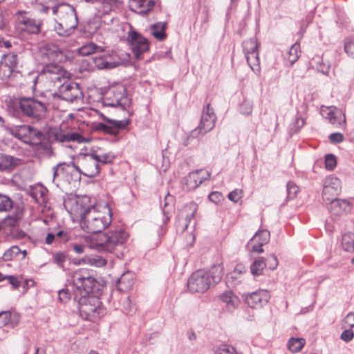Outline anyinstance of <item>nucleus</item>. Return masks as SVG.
I'll use <instances>...</instances> for the list:
<instances>
[{
  "instance_id": "f257e3e1",
  "label": "nucleus",
  "mask_w": 354,
  "mask_h": 354,
  "mask_svg": "<svg viewBox=\"0 0 354 354\" xmlns=\"http://www.w3.org/2000/svg\"><path fill=\"white\" fill-rule=\"evenodd\" d=\"M112 222L111 208L106 203H97L84 210L80 220L81 228L88 233H100Z\"/></svg>"
},
{
  "instance_id": "f03ea898",
  "label": "nucleus",
  "mask_w": 354,
  "mask_h": 354,
  "mask_svg": "<svg viewBox=\"0 0 354 354\" xmlns=\"http://www.w3.org/2000/svg\"><path fill=\"white\" fill-rule=\"evenodd\" d=\"M73 168L80 174L89 178L97 176L100 173V165H97V160L94 153H80L76 162L66 164L65 162L59 163L53 168L54 181L57 176H59L64 171Z\"/></svg>"
},
{
  "instance_id": "7ed1b4c3",
  "label": "nucleus",
  "mask_w": 354,
  "mask_h": 354,
  "mask_svg": "<svg viewBox=\"0 0 354 354\" xmlns=\"http://www.w3.org/2000/svg\"><path fill=\"white\" fill-rule=\"evenodd\" d=\"M52 12L55 16L54 30L62 37L71 35L78 24L77 16L73 6L63 3L52 8Z\"/></svg>"
},
{
  "instance_id": "20e7f679",
  "label": "nucleus",
  "mask_w": 354,
  "mask_h": 354,
  "mask_svg": "<svg viewBox=\"0 0 354 354\" xmlns=\"http://www.w3.org/2000/svg\"><path fill=\"white\" fill-rule=\"evenodd\" d=\"M342 182L337 177L330 175L327 176L324 181L322 198L323 201L330 205L329 209L333 213H339L340 210L336 209V206L342 208L349 205L345 200L338 199V196L342 192Z\"/></svg>"
},
{
  "instance_id": "39448f33",
  "label": "nucleus",
  "mask_w": 354,
  "mask_h": 354,
  "mask_svg": "<svg viewBox=\"0 0 354 354\" xmlns=\"http://www.w3.org/2000/svg\"><path fill=\"white\" fill-rule=\"evenodd\" d=\"M128 234L122 228L110 230L98 236L92 248L98 251L113 253L126 242Z\"/></svg>"
},
{
  "instance_id": "423d86ee",
  "label": "nucleus",
  "mask_w": 354,
  "mask_h": 354,
  "mask_svg": "<svg viewBox=\"0 0 354 354\" xmlns=\"http://www.w3.org/2000/svg\"><path fill=\"white\" fill-rule=\"evenodd\" d=\"M19 106L24 115L37 120L44 118L48 109V103L41 95L20 97Z\"/></svg>"
},
{
  "instance_id": "0eeeda50",
  "label": "nucleus",
  "mask_w": 354,
  "mask_h": 354,
  "mask_svg": "<svg viewBox=\"0 0 354 354\" xmlns=\"http://www.w3.org/2000/svg\"><path fill=\"white\" fill-rule=\"evenodd\" d=\"M40 77L46 80L49 88L59 90L69 79L70 75L66 70L57 64L44 66Z\"/></svg>"
},
{
  "instance_id": "6e6552de",
  "label": "nucleus",
  "mask_w": 354,
  "mask_h": 354,
  "mask_svg": "<svg viewBox=\"0 0 354 354\" xmlns=\"http://www.w3.org/2000/svg\"><path fill=\"white\" fill-rule=\"evenodd\" d=\"M73 282L76 288L75 291L76 299L79 296H90L96 283L95 279L91 277L86 270L75 272L73 274Z\"/></svg>"
},
{
  "instance_id": "1a4fd4ad",
  "label": "nucleus",
  "mask_w": 354,
  "mask_h": 354,
  "mask_svg": "<svg viewBox=\"0 0 354 354\" xmlns=\"http://www.w3.org/2000/svg\"><path fill=\"white\" fill-rule=\"evenodd\" d=\"M41 21L31 17L29 12L19 10L15 14L16 28L22 32L37 34L40 32Z\"/></svg>"
},
{
  "instance_id": "9d476101",
  "label": "nucleus",
  "mask_w": 354,
  "mask_h": 354,
  "mask_svg": "<svg viewBox=\"0 0 354 354\" xmlns=\"http://www.w3.org/2000/svg\"><path fill=\"white\" fill-rule=\"evenodd\" d=\"M78 299L80 316L84 319H91L99 315V299L93 296H83Z\"/></svg>"
},
{
  "instance_id": "9b49d317",
  "label": "nucleus",
  "mask_w": 354,
  "mask_h": 354,
  "mask_svg": "<svg viewBox=\"0 0 354 354\" xmlns=\"http://www.w3.org/2000/svg\"><path fill=\"white\" fill-rule=\"evenodd\" d=\"M212 285L207 271L199 270L192 273L188 281L189 290L193 292H204L207 290Z\"/></svg>"
},
{
  "instance_id": "f8f14e48",
  "label": "nucleus",
  "mask_w": 354,
  "mask_h": 354,
  "mask_svg": "<svg viewBox=\"0 0 354 354\" xmlns=\"http://www.w3.org/2000/svg\"><path fill=\"white\" fill-rule=\"evenodd\" d=\"M216 119L214 109L208 104L202 112L200 124L192 131V136L194 138L198 134H205L211 131L214 127Z\"/></svg>"
},
{
  "instance_id": "ddd939ff",
  "label": "nucleus",
  "mask_w": 354,
  "mask_h": 354,
  "mask_svg": "<svg viewBox=\"0 0 354 354\" xmlns=\"http://www.w3.org/2000/svg\"><path fill=\"white\" fill-rule=\"evenodd\" d=\"M41 61L44 66L48 64H57L62 58V52L59 47L52 44H46L39 49Z\"/></svg>"
},
{
  "instance_id": "4468645a",
  "label": "nucleus",
  "mask_w": 354,
  "mask_h": 354,
  "mask_svg": "<svg viewBox=\"0 0 354 354\" xmlns=\"http://www.w3.org/2000/svg\"><path fill=\"white\" fill-rule=\"evenodd\" d=\"M55 95L62 100L71 102L82 100L83 97L79 84L69 82L68 80L61 86Z\"/></svg>"
},
{
  "instance_id": "2eb2a0df",
  "label": "nucleus",
  "mask_w": 354,
  "mask_h": 354,
  "mask_svg": "<svg viewBox=\"0 0 354 354\" xmlns=\"http://www.w3.org/2000/svg\"><path fill=\"white\" fill-rule=\"evenodd\" d=\"M48 134L50 139L58 142H77L82 143L84 142V138L79 133L65 132L57 127L50 128Z\"/></svg>"
},
{
  "instance_id": "dca6fc26",
  "label": "nucleus",
  "mask_w": 354,
  "mask_h": 354,
  "mask_svg": "<svg viewBox=\"0 0 354 354\" xmlns=\"http://www.w3.org/2000/svg\"><path fill=\"white\" fill-rule=\"evenodd\" d=\"M196 211L197 205L194 202H191L183 207L177 217L176 227L178 231L183 232L187 228Z\"/></svg>"
},
{
  "instance_id": "f3484780",
  "label": "nucleus",
  "mask_w": 354,
  "mask_h": 354,
  "mask_svg": "<svg viewBox=\"0 0 354 354\" xmlns=\"http://www.w3.org/2000/svg\"><path fill=\"white\" fill-rule=\"evenodd\" d=\"M321 113L330 123L335 127L345 129L346 127V116L343 111L334 106L322 107Z\"/></svg>"
},
{
  "instance_id": "a211bd4d",
  "label": "nucleus",
  "mask_w": 354,
  "mask_h": 354,
  "mask_svg": "<svg viewBox=\"0 0 354 354\" xmlns=\"http://www.w3.org/2000/svg\"><path fill=\"white\" fill-rule=\"evenodd\" d=\"M95 66L98 69H111L121 64L122 62L115 51H110L93 58Z\"/></svg>"
},
{
  "instance_id": "6ab92c4d",
  "label": "nucleus",
  "mask_w": 354,
  "mask_h": 354,
  "mask_svg": "<svg viewBox=\"0 0 354 354\" xmlns=\"http://www.w3.org/2000/svg\"><path fill=\"white\" fill-rule=\"evenodd\" d=\"M128 40L136 59H140L141 55L149 50L147 39L136 32H129Z\"/></svg>"
},
{
  "instance_id": "aec40b11",
  "label": "nucleus",
  "mask_w": 354,
  "mask_h": 354,
  "mask_svg": "<svg viewBox=\"0 0 354 354\" xmlns=\"http://www.w3.org/2000/svg\"><path fill=\"white\" fill-rule=\"evenodd\" d=\"M245 302L252 308H260L266 305L270 295L266 290H258L254 292L243 295Z\"/></svg>"
},
{
  "instance_id": "412c9836",
  "label": "nucleus",
  "mask_w": 354,
  "mask_h": 354,
  "mask_svg": "<svg viewBox=\"0 0 354 354\" xmlns=\"http://www.w3.org/2000/svg\"><path fill=\"white\" fill-rule=\"evenodd\" d=\"M100 117L104 120L107 121L109 124L99 123L97 126V129L113 136H117L120 129H125L129 124V120H110L106 118L102 113L100 114Z\"/></svg>"
},
{
  "instance_id": "4be33fe9",
  "label": "nucleus",
  "mask_w": 354,
  "mask_h": 354,
  "mask_svg": "<svg viewBox=\"0 0 354 354\" xmlns=\"http://www.w3.org/2000/svg\"><path fill=\"white\" fill-rule=\"evenodd\" d=\"M17 66V55L9 53L2 57L0 60V79L9 78Z\"/></svg>"
},
{
  "instance_id": "5701e85b",
  "label": "nucleus",
  "mask_w": 354,
  "mask_h": 354,
  "mask_svg": "<svg viewBox=\"0 0 354 354\" xmlns=\"http://www.w3.org/2000/svg\"><path fill=\"white\" fill-rule=\"evenodd\" d=\"M270 240V232L267 230L258 231L249 241L247 247L252 252H263V246L267 244Z\"/></svg>"
},
{
  "instance_id": "b1692460",
  "label": "nucleus",
  "mask_w": 354,
  "mask_h": 354,
  "mask_svg": "<svg viewBox=\"0 0 354 354\" xmlns=\"http://www.w3.org/2000/svg\"><path fill=\"white\" fill-rule=\"evenodd\" d=\"M113 95V98L107 97L104 101V106H120L124 109L123 101H127V97L124 96V88L122 87L117 88L111 91L109 93Z\"/></svg>"
},
{
  "instance_id": "393cba45",
  "label": "nucleus",
  "mask_w": 354,
  "mask_h": 354,
  "mask_svg": "<svg viewBox=\"0 0 354 354\" xmlns=\"http://www.w3.org/2000/svg\"><path fill=\"white\" fill-rule=\"evenodd\" d=\"M208 173L205 170H196L189 173L186 178V185L187 189H192L198 187L207 177Z\"/></svg>"
},
{
  "instance_id": "a878e982",
  "label": "nucleus",
  "mask_w": 354,
  "mask_h": 354,
  "mask_svg": "<svg viewBox=\"0 0 354 354\" xmlns=\"http://www.w3.org/2000/svg\"><path fill=\"white\" fill-rule=\"evenodd\" d=\"M157 0H131V8L140 15H145L149 12L156 3Z\"/></svg>"
},
{
  "instance_id": "bb28decb",
  "label": "nucleus",
  "mask_w": 354,
  "mask_h": 354,
  "mask_svg": "<svg viewBox=\"0 0 354 354\" xmlns=\"http://www.w3.org/2000/svg\"><path fill=\"white\" fill-rule=\"evenodd\" d=\"M21 160L5 153H0V171H10L19 165Z\"/></svg>"
},
{
  "instance_id": "cd10ccee",
  "label": "nucleus",
  "mask_w": 354,
  "mask_h": 354,
  "mask_svg": "<svg viewBox=\"0 0 354 354\" xmlns=\"http://www.w3.org/2000/svg\"><path fill=\"white\" fill-rule=\"evenodd\" d=\"M220 299L225 304V308L232 311L236 309L240 303L239 299L232 291H225L220 295Z\"/></svg>"
},
{
  "instance_id": "c85d7f7f",
  "label": "nucleus",
  "mask_w": 354,
  "mask_h": 354,
  "mask_svg": "<svg viewBox=\"0 0 354 354\" xmlns=\"http://www.w3.org/2000/svg\"><path fill=\"white\" fill-rule=\"evenodd\" d=\"M30 126L19 125L10 128V131L15 138L21 140L26 143H29V134Z\"/></svg>"
},
{
  "instance_id": "c756f323",
  "label": "nucleus",
  "mask_w": 354,
  "mask_h": 354,
  "mask_svg": "<svg viewBox=\"0 0 354 354\" xmlns=\"http://www.w3.org/2000/svg\"><path fill=\"white\" fill-rule=\"evenodd\" d=\"M19 319L17 314H12L10 311H2L0 313V328L6 326L14 328L18 324Z\"/></svg>"
},
{
  "instance_id": "7c9ffc66",
  "label": "nucleus",
  "mask_w": 354,
  "mask_h": 354,
  "mask_svg": "<svg viewBox=\"0 0 354 354\" xmlns=\"http://www.w3.org/2000/svg\"><path fill=\"white\" fill-rule=\"evenodd\" d=\"M133 285V276L128 272L124 273L117 281V288L118 290L126 292L129 290Z\"/></svg>"
},
{
  "instance_id": "2f4dec72",
  "label": "nucleus",
  "mask_w": 354,
  "mask_h": 354,
  "mask_svg": "<svg viewBox=\"0 0 354 354\" xmlns=\"http://www.w3.org/2000/svg\"><path fill=\"white\" fill-rule=\"evenodd\" d=\"M24 215L23 209L15 207L14 212L3 219V223L8 227H16L21 220Z\"/></svg>"
},
{
  "instance_id": "473e14b6",
  "label": "nucleus",
  "mask_w": 354,
  "mask_h": 354,
  "mask_svg": "<svg viewBox=\"0 0 354 354\" xmlns=\"http://www.w3.org/2000/svg\"><path fill=\"white\" fill-rule=\"evenodd\" d=\"M207 272L212 280V283H217L223 277V266L221 263L214 265Z\"/></svg>"
},
{
  "instance_id": "72a5a7b5",
  "label": "nucleus",
  "mask_w": 354,
  "mask_h": 354,
  "mask_svg": "<svg viewBox=\"0 0 354 354\" xmlns=\"http://www.w3.org/2000/svg\"><path fill=\"white\" fill-rule=\"evenodd\" d=\"M166 23L158 22L151 26V35L157 39L162 41L166 38L165 32Z\"/></svg>"
},
{
  "instance_id": "f704fd0d",
  "label": "nucleus",
  "mask_w": 354,
  "mask_h": 354,
  "mask_svg": "<svg viewBox=\"0 0 354 354\" xmlns=\"http://www.w3.org/2000/svg\"><path fill=\"white\" fill-rule=\"evenodd\" d=\"M104 50L102 46H97L94 43H88L78 49L79 53L82 56H87L92 53L102 52Z\"/></svg>"
},
{
  "instance_id": "c9c22d12",
  "label": "nucleus",
  "mask_w": 354,
  "mask_h": 354,
  "mask_svg": "<svg viewBox=\"0 0 354 354\" xmlns=\"http://www.w3.org/2000/svg\"><path fill=\"white\" fill-rule=\"evenodd\" d=\"M85 2L88 3H97L101 4L102 7L97 6L96 9L102 14H106L111 10L112 4L115 2V0H84Z\"/></svg>"
},
{
  "instance_id": "e433bc0d",
  "label": "nucleus",
  "mask_w": 354,
  "mask_h": 354,
  "mask_svg": "<svg viewBox=\"0 0 354 354\" xmlns=\"http://www.w3.org/2000/svg\"><path fill=\"white\" fill-rule=\"evenodd\" d=\"M266 266V263L261 257L256 259L250 266V271L253 276H259L263 274V271Z\"/></svg>"
},
{
  "instance_id": "4c0bfd02",
  "label": "nucleus",
  "mask_w": 354,
  "mask_h": 354,
  "mask_svg": "<svg viewBox=\"0 0 354 354\" xmlns=\"http://www.w3.org/2000/svg\"><path fill=\"white\" fill-rule=\"evenodd\" d=\"M305 343L306 341L303 338L292 337L289 339L287 346L291 352L296 353L299 352L304 347Z\"/></svg>"
},
{
  "instance_id": "58836bf2",
  "label": "nucleus",
  "mask_w": 354,
  "mask_h": 354,
  "mask_svg": "<svg viewBox=\"0 0 354 354\" xmlns=\"http://www.w3.org/2000/svg\"><path fill=\"white\" fill-rule=\"evenodd\" d=\"M342 245L346 252L354 250V236L353 234L347 233L342 236Z\"/></svg>"
},
{
  "instance_id": "ea45409f",
  "label": "nucleus",
  "mask_w": 354,
  "mask_h": 354,
  "mask_svg": "<svg viewBox=\"0 0 354 354\" xmlns=\"http://www.w3.org/2000/svg\"><path fill=\"white\" fill-rule=\"evenodd\" d=\"M243 48L245 53V55H248L252 53L258 51V43L256 38H250L248 40H246L243 44Z\"/></svg>"
},
{
  "instance_id": "a19ab883",
  "label": "nucleus",
  "mask_w": 354,
  "mask_h": 354,
  "mask_svg": "<svg viewBox=\"0 0 354 354\" xmlns=\"http://www.w3.org/2000/svg\"><path fill=\"white\" fill-rule=\"evenodd\" d=\"M13 207V201L6 195L0 194V212L10 211Z\"/></svg>"
},
{
  "instance_id": "79ce46f5",
  "label": "nucleus",
  "mask_w": 354,
  "mask_h": 354,
  "mask_svg": "<svg viewBox=\"0 0 354 354\" xmlns=\"http://www.w3.org/2000/svg\"><path fill=\"white\" fill-rule=\"evenodd\" d=\"M299 48V44L297 43L292 44L290 47L287 55V59L291 64H294L297 60L299 53H300Z\"/></svg>"
},
{
  "instance_id": "37998d69",
  "label": "nucleus",
  "mask_w": 354,
  "mask_h": 354,
  "mask_svg": "<svg viewBox=\"0 0 354 354\" xmlns=\"http://www.w3.org/2000/svg\"><path fill=\"white\" fill-rule=\"evenodd\" d=\"M246 59L248 65L250 66L252 70L254 71L255 70H258V68H255L254 67H259V53L254 52L248 55H245Z\"/></svg>"
},
{
  "instance_id": "c03bdc74",
  "label": "nucleus",
  "mask_w": 354,
  "mask_h": 354,
  "mask_svg": "<svg viewBox=\"0 0 354 354\" xmlns=\"http://www.w3.org/2000/svg\"><path fill=\"white\" fill-rule=\"evenodd\" d=\"M21 252V251L18 246H12L4 252L3 259L4 261H11Z\"/></svg>"
},
{
  "instance_id": "a18cd8bd",
  "label": "nucleus",
  "mask_w": 354,
  "mask_h": 354,
  "mask_svg": "<svg viewBox=\"0 0 354 354\" xmlns=\"http://www.w3.org/2000/svg\"><path fill=\"white\" fill-rule=\"evenodd\" d=\"M243 279L244 277H240L237 271H233L227 276V283L232 286H236L240 284Z\"/></svg>"
},
{
  "instance_id": "49530a36",
  "label": "nucleus",
  "mask_w": 354,
  "mask_h": 354,
  "mask_svg": "<svg viewBox=\"0 0 354 354\" xmlns=\"http://www.w3.org/2000/svg\"><path fill=\"white\" fill-rule=\"evenodd\" d=\"M337 166V158L333 154L325 156V167L328 170H333Z\"/></svg>"
},
{
  "instance_id": "de8ad7c7",
  "label": "nucleus",
  "mask_w": 354,
  "mask_h": 354,
  "mask_svg": "<svg viewBox=\"0 0 354 354\" xmlns=\"http://www.w3.org/2000/svg\"><path fill=\"white\" fill-rule=\"evenodd\" d=\"M253 104L248 100H244L240 106V111L243 115H250L252 112Z\"/></svg>"
},
{
  "instance_id": "09e8293b",
  "label": "nucleus",
  "mask_w": 354,
  "mask_h": 354,
  "mask_svg": "<svg viewBox=\"0 0 354 354\" xmlns=\"http://www.w3.org/2000/svg\"><path fill=\"white\" fill-rule=\"evenodd\" d=\"M66 254L64 252H56L53 255V262L55 263L59 268H64V264L66 261Z\"/></svg>"
},
{
  "instance_id": "8fccbe9b",
  "label": "nucleus",
  "mask_w": 354,
  "mask_h": 354,
  "mask_svg": "<svg viewBox=\"0 0 354 354\" xmlns=\"http://www.w3.org/2000/svg\"><path fill=\"white\" fill-rule=\"evenodd\" d=\"M299 192V187L292 182L287 183L288 198L293 199Z\"/></svg>"
},
{
  "instance_id": "3c124183",
  "label": "nucleus",
  "mask_w": 354,
  "mask_h": 354,
  "mask_svg": "<svg viewBox=\"0 0 354 354\" xmlns=\"http://www.w3.org/2000/svg\"><path fill=\"white\" fill-rule=\"evenodd\" d=\"M215 354H237V353L233 346L222 345L216 349Z\"/></svg>"
},
{
  "instance_id": "603ef678",
  "label": "nucleus",
  "mask_w": 354,
  "mask_h": 354,
  "mask_svg": "<svg viewBox=\"0 0 354 354\" xmlns=\"http://www.w3.org/2000/svg\"><path fill=\"white\" fill-rule=\"evenodd\" d=\"M30 134H29V142H34L35 140H39L43 134L42 133L39 131L38 129H35L33 127H30Z\"/></svg>"
},
{
  "instance_id": "864d4df0",
  "label": "nucleus",
  "mask_w": 354,
  "mask_h": 354,
  "mask_svg": "<svg viewBox=\"0 0 354 354\" xmlns=\"http://www.w3.org/2000/svg\"><path fill=\"white\" fill-rule=\"evenodd\" d=\"M329 140L333 144L340 143L344 141V137L341 133H333L329 136Z\"/></svg>"
},
{
  "instance_id": "5fc2aeb1",
  "label": "nucleus",
  "mask_w": 354,
  "mask_h": 354,
  "mask_svg": "<svg viewBox=\"0 0 354 354\" xmlns=\"http://www.w3.org/2000/svg\"><path fill=\"white\" fill-rule=\"evenodd\" d=\"M242 197V190L241 189H235L232 192H231L229 194H228V198L234 202V203H236L238 202Z\"/></svg>"
},
{
  "instance_id": "6e6d98bb",
  "label": "nucleus",
  "mask_w": 354,
  "mask_h": 354,
  "mask_svg": "<svg viewBox=\"0 0 354 354\" xmlns=\"http://www.w3.org/2000/svg\"><path fill=\"white\" fill-rule=\"evenodd\" d=\"M266 265L270 270H275L278 266L277 257L274 254H270L267 259Z\"/></svg>"
},
{
  "instance_id": "4d7b16f0",
  "label": "nucleus",
  "mask_w": 354,
  "mask_h": 354,
  "mask_svg": "<svg viewBox=\"0 0 354 354\" xmlns=\"http://www.w3.org/2000/svg\"><path fill=\"white\" fill-rule=\"evenodd\" d=\"M344 50L348 55L354 57V41L351 39L346 40L344 45Z\"/></svg>"
},
{
  "instance_id": "13d9d810",
  "label": "nucleus",
  "mask_w": 354,
  "mask_h": 354,
  "mask_svg": "<svg viewBox=\"0 0 354 354\" xmlns=\"http://www.w3.org/2000/svg\"><path fill=\"white\" fill-rule=\"evenodd\" d=\"M353 337L354 332L351 329L345 330L341 334V339L346 342L351 341Z\"/></svg>"
},
{
  "instance_id": "bf43d9fd",
  "label": "nucleus",
  "mask_w": 354,
  "mask_h": 354,
  "mask_svg": "<svg viewBox=\"0 0 354 354\" xmlns=\"http://www.w3.org/2000/svg\"><path fill=\"white\" fill-rule=\"evenodd\" d=\"M344 324L346 326H348L350 328L354 327V312H351L346 315L345 318L343 320Z\"/></svg>"
},
{
  "instance_id": "052dcab7",
  "label": "nucleus",
  "mask_w": 354,
  "mask_h": 354,
  "mask_svg": "<svg viewBox=\"0 0 354 354\" xmlns=\"http://www.w3.org/2000/svg\"><path fill=\"white\" fill-rule=\"evenodd\" d=\"M40 148L44 149V153L48 156L53 155V151L51 147V145L48 142H43L40 143Z\"/></svg>"
},
{
  "instance_id": "680f3d73",
  "label": "nucleus",
  "mask_w": 354,
  "mask_h": 354,
  "mask_svg": "<svg viewBox=\"0 0 354 354\" xmlns=\"http://www.w3.org/2000/svg\"><path fill=\"white\" fill-rule=\"evenodd\" d=\"M71 294L67 289H62L58 292V297L60 301L66 302L70 299Z\"/></svg>"
},
{
  "instance_id": "e2e57ef3",
  "label": "nucleus",
  "mask_w": 354,
  "mask_h": 354,
  "mask_svg": "<svg viewBox=\"0 0 354 354\" xmlns=\"http://www.w3.org/2000/svg\"><path fill=\"white\" fill-rule=\"evenodd\" d=\"M95 158L97 160V165L100 163L106 164L111 161V156L108 154H103L102 156L95 154Z\"/></svg>"
},
{
  "instance_id": "0e129e2a",
  "label": "nucleus",
  "mask_w": 354,
  "mask_h": 354,
  "mask_svg": "<svg viewBox=\"0 0 354 354\" xmlns=\"http://www.w3.org/2000/svg\"><path fill=\"white\" fill-rule=\"evenodd\" d=\"M6 279H8L10 284L13 287L14 289H17L21 285L20 281L16 277L6 275Z\"/></svg>"
},
{
  "instance_id": "69168bd1",
  "label": "nucleus",
  "mask_w": 354,
  "mask_h": 354,
  "mask_svg": "<svg viewBox=\"0 0 354 354\" xmlns=\"http://www.w3.org/2000/svg\"><path fill=\"white\" fill-rule=\"evenodd\" d=\"M208 197L211 201L216 203L221 201V194L219 192H213L211 194H209Z\"/></svg>"
},
{
  "instance_id": "338daca9",
  "label": "nucleus",
  "mask_w": 354,
  "mask_h": 354,
  "mask_svg": "<svg viewBox=\"0 0 354 354\" xmlns=\"http://www.w3.org/2000/svg\"><path fill=\"white\" fill-rule=\"evenodd\" d=\"M94 263L97 266H102L106 264V261L104 259L97 257L96 258H93Z\"/></svg>"
},
{
  "instance_id": "774afa93",
  "label": "nucleus",
  "mask_w": 354,
  "mask_h": 354,
  "mask_svg": "<svg viewBox=\"0 0 354 354\" xmlns=\"http://www.w3.org/2000/svg\"><path fill=\"white\" fill-rule=\"evenodd\" d=\"M73 249L77 254H82L84 252V246L80 244L73 245Z\"/></svg>"
}]
</instances>
